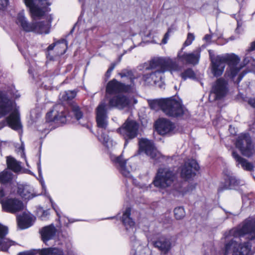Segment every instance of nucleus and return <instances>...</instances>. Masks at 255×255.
<instances>
[{
    "label": "nucleus",
    "mask_w": 255,
    "mask_h": 255,
    "mask_svg": "<svg viewBox=\"0 0 255 255\" xmlns=\"http://www.w3.org/2000/svg\"><path fill=\"white\" fill-rule=\"evenodd\" d=\"M209 53L212 64V72L215 77H219L222 75L226 64L228 65V68L227 69L226 74L237 84L240 83L247 73V71L244 70L236 78L240 70L250 62V57L248 56V53L246 54L244 58V65L238 66L240 59L235 54L226 53L215 56L211 50H209Z\"/></svg>",
    "instance_id": "1"
},
{
    "label": "nucleus",
    "mask_w": 255,
    "mask_h": 255,
    "mask_svg": "<svg viewBox=\"0 0 255 255\" xmlns=\"http://www.w3.org/2000/svg\"><path fill=\"white\" fill-rule=\"evenodd\" d=\"M138 68L143 72L142 79L144 82L149 83L153 82L154 84L161 79V73L166 71H178L179 69L175 61L163 57H154L148 62L139 65Z\"/></svg>",
    "instance_id": "2"
},
{
    "label": "nucleus",
    "mask_w": 255,
    "mask_h": 255,
    "mask_svg": "<svg viewBox=\"0 0 255 255\" xmlns=\"http://www.w3.org/2000/svg\"><path fill=\"white\" fill-rule=\"evenodd\" d=\"M234 236L246 237L248 241L238 244L237 241L231 240L225 245V255H251V244L255 243V222L246 221L241 227L235 231Z\"/></svg>",
    "instance_id": "3"
},
{
    "label": "nucleus",
    "mask_w": 255,
    "mask_h": 255,
    "mask_svg": "<svg viewBox=\"0 0 255 255\" xmlns=\"http://www.w3.org/2000/svg\"><path fill=\"white\" fill-rule=\"evenodd\" d=\"M11 93L0 90V118L8 114L10 115L3 121L0 122V130L7 125L11 128L18 130L21 128L19 115L16 109L15 102L9 95Z\"/></svg>",
    "instance_id": "4"
},
{
    "label": "nucleus",
    "mask_w": 255,
    "mask_h": 255,
    "mask_svg": "<svg viewBox=\"0 0 255 255\" xmlns=\"http://www.w3.org/2000/svg\"><path fill=\"white\" fill-rule=\"evenodd\" d=\"M150 108L153 110L161 108L167 116L173 117H181L185 114L184 107L172 98L148 101Z\"/></svg>",
    "instance_id": "5"
},
{
    "label": "nucleus",
    "mask_w": 255,
    "mask_h": 255,
    "mask_svg": "<svg viewBox=\"0 0 255 255\" xmlns=\"http://www.w3.org/2000/svg\"><path fill=\"white\" fill-rule=\"evenodd\" d=\"M51 20L52 18H50L48 20L30 23L24 16L23 12L21 11L17 14L16 23L25 31H32L38 34H48L51 27Z\"/></svg>",
    "instance_id": "6"
},
{
    "label": "nucleus",
    "mask_w": 255,
    "mask_h": 255,
    "mask_svg": "<svg viewBox=\"0 0 255 255\" xmlns=\"http://www.w3.org/2000/svg\"><path fill=\"white\" fill-rule=\"evenodd\" d=\"M175 179V174L170 169L160 168L157 171L153 183L156 187L164 189L171 186Z\"/></svg>",
    "instance_id": "7"
},
{
    "label": "nucleus",
    "mask_w": 255,
    "mask_h": 255,
    "mask_svg": "<svg viewBox=\"0 0 255 255\" xmlns=\"http://www.w3.org/2000/svg\"><path fill=\"white\" fill-rule=\"evenodd\" d=\"M26 6L29 8L33 18L40 17L50 10L48 6L51 4L49 0H24Z\"/></svg>",
    "instance_id": "8"
},
{
    "label": "nucleus",
    "mask_w": 255,
    "mask_h": 255,
    "mask_svg": "<svg viewBox=\"0 0 255 255\" xmlns=\"http://www.w3.org/2000/svg\"><path fill=\"white\" fill-rule=\"evenodd\" d=\"M236 146L242 154L246 157H250L255 153L254 145L248 133H242L238 137Z\"/></svg>",
    "instance_id": "9"
},
{
    "label": "nucleus",
    "mask_w": 255,
    "mask_h": 255,
    "mask_svg": "<svg viewBox=\"0 0 255 255\" xmlns=\"http://www.w3.org/2000/svg\"><path fill=\"white\" fill-rule=\"evenodd\" d=\"M138 124L135 121L127 119L122 127L118 130L125 139V145L128 143V140L135 138L138 133Z\"/></svg>",
    "instance_id": "10"
},
{
    "label": "nucleus",
    "mask_w": 255,
    "mask_h": 255,
    "mask_svg": "<svg viewBox=\"0 0 255 255\" xmlns=\"http://www.w3.org/2000/svg\"><path fill=\"white\" fill-rule=\"evenodd\" d=\"M228 91V81L220 78L213 84L210 96L213 95L215 100H220L226 96Z\"/></svg>",
    "instance_id": "11"
},
{
    "label": "nucleus",
    "mask_w": 255,
    "mask_h": 255,
    "mask_svg": "<svg viewBox=\"0 0 255 255\" xmlns=\"http://www.w3.org/2000/svg\"><path fill=\"white\" fill-rule=\"evenodd\" d=\"M132 85H126L125 84L113 79L109 81L106 86V92L109 94L132 92Z\"/></svg>",
    "instance_id": "12"
},
{
    "label": "nucleus",
    "mask_w": 255,
    "mask_h": 255,
    "mask_svg": "<svg viewBox=\"0 0 255 255\" xmlns=\"http://www.w3.org/2000/svg\"><path fill=\"white\" fill-rule=\"evenodd\" d=\"M64 107L58 105L54 107L53 110L47 113L46 119L48 122H53L57 124H64L66 122V115L63 112Z\"/></svg>",
    "instance_id": "13"
},
{
    "label": "nucleus",
    "mask_w": 255,
    "mask_h": 255,
    "mask_svg": "<svg viewBox=\"0 0 255 255\" xmlns=\"http://www.w3.org/2000/svg\"><path fill=\"white\" fill-rule=\"evenodd\" d=\"M1 204L3 210L12 214L21 211L24 209L23 202L16 198L1 200Z\"/></svg>",
    "instance_id": "14"
},
{
    "label": "nucleus",
    "mask_w": 255,
    "mask_h": 255,
    "mask_svg": "<svg viewBox=\"0 0 255 255\" xmlns=\"http://www.w3.org/2000/svg\"><path fill=\"white\" fill-rule=\"evenodd\" d=\"M108 105L101 102L96 109V121L99 128L105 129L108 125Z\"/></svg>",
    "instance_id": "15"
},
{
    "label": "nucleus",
    "mask_w": 255,
    "mask_h": 255,
    "mask_svg": "<svg viewBox=\"0 0 255 255\" xmlns=\"http://www.w3.org/2000/svg\"><path fill=\"white\" fill-rule=\"evenodd\" d=\"M200 167L197 161L193 159H188L182 166L181 175L183 178L188 179L194 177Z\"/></svg>",
    "instance_id": "16"
},
{
    "label": "nucleus",
    "mask_w": 255,
    "mask_h": 255,
    "mask_svg": "<svg viewBox=\"0 0 255 255\" xmlns=\"http://www.w3.org/2000/svg\"><path fill=\"white\" fill-rule=\"evenodd\" d=\"M201 48H197L191 53L181 54V49L178 53L177 57L182 62L192 65H196L199 63L200 58Z\"/></svg>",
    "instance_id": "17"
},
{
    "label": "nucleus",
    "mask_w": 255,
    "mask_h": 255,
    "mask_svg": "<svg viewBox=\"0 0 255 255\" xmlns=\"http://www.w3.org/2000/svg\"><path fill=\"white\" fill-rule=\"evenodd\" d=\"M115 166L118 169L120 173L126 177H130V172L133 169L131 165H127V160L122 155L112 158Z\"/></svg>",
    "instance_id": "18"
},
{
    "label": "nucleus",
    "mask_w": 255,
    "mask_h": 255,
    "mask_svg": "<svg viewBox=\"0 0 255 255\" xmlns=\"http://www.w3.org/2000/svg\"><path fill=\"white\" fill-rule=\"evenodd\" d=\"M130 104L129 98L126 95L119 94L112 97L109 100V108H116L123 110L127 108Z\"/></svg>",
    "instance_id": "19"
},
{
    "label": "nucleus",
    "mask_w": 255,
    "mask_h": 255,
    "mask_svg": "<svg viewBox=\"0 0 255 255\" xmlns=\"http://www.w3.org/2000/svg\"><path fill=\"white\" fill-rule=\"evenodd\" d=\"M139 150L143 151L151 158H155L158 156V153L155 148L153 142L145 138H142L139 141Z\"/></svg>",
    "instance_id": "20"
},
{
    "label": "nucleus",
    "mask_w": 255,
    "mask_h": 255,
    "mask_svg": "<svg viewBox=\"0 0 255 255\" xmlns=\"http://www.w3.org/2000/svg\"><path fill=\"white\" fill-rule=\"evenodd\" d=\"M244 185V182L237 179V177L233 174L227 176L225 179L224 184L223 186L219 188L218 191H223L224 190L237 189L240 186Z\"/></svg>",
    "instance_id": "21"
},
{
    "label": "nucleus",
    "mask_w": 255,
    "mask_h": 255,
    "mask_svg": "<svg viewBox=\"0 0 255 255\" xmlns=\"http://www.w3.org/2000/svg\"><path fill=\"white\" fill-rule=\"evenodd\" d=\"M152 244L163 254H167L171 248L170 240L165 236L159 237L156 240L152 241Z\"/></svg>",
    "instance_id": "22"
},
{
    "label": "nucleus",
    "mask_w": 255,
    "mask_h": 255,
    "mask_svg": "<svg viewBox=\"0 0 255 255\" xmlns=\"http://www.w3.org/2000/svg\"><path fill=\"white\" fill-rule=\"evenodd\" d=\"M174 128V125L168 120L162 119L156 122V129L160 134L169 133Z\"/></svg>",
    "instance_id": "23"
},
{
    "label": "nucleus",
    "mask_w": 255,
    "mask_h": 255,
    "mask_svg": "<svg viewBox=\"0 0 255 255\" xmlns=\"http://www.w3.org/2000/svg\"><path fill=\"white\" fill-rule=\"evenodd\" d=\"M56 229L52 224L43 227L39 232L43 243L47 244L48 241L53 239L56 235Z\"/></svg>",
    "instance_id": "24"
},
{
    "label": "nucleus",
    "mask_w": 255,
    "mask_h": 255,
    "mask_svg": "<svg viewBox=\"0 0 255 255\" xmlns=\"http://www.w3.org/2000/svg\"><path fill=\"white\" fill-rule=\"evenodd\" d=\"M130 208H127L123 213L122 220L127 231L134 234L135 231V223L132 219L130 217Z\"/></svg>",
    "instance_id": "25"
},
{
    "label": "nucleus",
    "mask_w": 255,
    "mask_h": 255,
    "mask_svg": "<svg viewBox=\"0 0 255 255\" xmlns=\"http://www.w3.org/2000/svg\"><path fill=\"white\" fill-rule=\"evenodd\" d=\"M232 155L236 161L237 166H239L240 165L244 169L247 171H252L253 170V164L245 158L242 157L236 151L233 150Z\"/></svg>",
    "instance_id": "26"
},
{
    "label": "nucleus",
    "mask_w": 255,
    "mask_h": 255,
    "mask_svg": "<svg viewBox=\"0 0 255 255\" xmlns=\"http://www.w3.org/2000/svg\"><path fill=\"white\" fill-rule=\"evenodd\" d=\"M17 193L26 200L31 199L37 196L34 193L32 188L27 185H19L17 187Z\"/></svg>",
    "instance_id": "27"
},
{
    "label": "nucleus",
    "mask_w": 255,
    "mask_h": 255,
    "mask_svg": "<svg viewBox=\"0 0 255 255\" xmlns=\"http://www.w3.org/2000/svg\"><path fill=\"white\" fill-rule=\"evenodd\" d=\"M119 75L121 78L127 77L129 79L130 83L127 85H132V92L134 89L135 84L134 80L138 78L134 74V72L133 70H128L127 69H123L121 72L119 73Z\"/></svg>",
    "instance_id": "28"
},
{
    "label": "nucleus",
    "mask_w": 255,
    "mask_h": 255,
    "mask_svg": "<svg viewBox=\"0 0 255 255\" xmlns=\"http://www.w3.org/2000/svg\"><path fill=\"white\" fill-rule=\"evenodd\" d=\"M6 164L7 167L14 172H19L21 169V162L11 156L7 157Z\"/></svg>",
    "instance_id": "29"
},
{
    "label": "nucleus",
    "mask_w": 255,
    "mask_h": 255,
    "mask_svg": "<svg viewBox=\"0 0 255 255\" xmlns=\"http://www.w3.org/2000/svg\"><path fill=\"white\" fill-rule=\"evenodd\" d=\"M39 255H64L63 251L58 248H44L37 251Z\"/></svg>",
    "instance_id": "30"
},
{
    "label": "nucleus",
    "mask_w": 255,
    "mask_h": 255,
    "mask_svg": "<svg viewBox=\"0 0 255 255\" xmlns=\"http://www.w3.org/2000/svg\"><path fill=\"white\" fill-rule=\"evenodd\" d=\"M8 233V228L6 226L2 225L0 224V242H2V244H5L4 243H7L8 244H12L15 245V243L11 240H9L8 239L5 238V236Z\"/></svg>",
    "instance_id": "31"
},
{
    "label": "nucleus",
    "mask_w": 255,
    "mask_h": 255,
    "mask_svg": "<svg viewBox=\"0 0 255 255\" xmlns=\"http://www.w3.org/2000/svg\"><path fill=\"white\" fill-rule=\"evenodd\" d=\"M71 114L77 120L79 121L83 116L81 108L76 104H72L70 107Z\"/></svg>",
    "instance_id": "32"
},
{
    "label": "nucleus",
    "mask_w": 255,
    "mask_h": 255,
    "mask_svg": "<svg viewBox=\"0 0 255 255\" xmlns=\"http://www.w3.org/2000/svg\"><path fill=\"white\" fill-rule=\"evenodd\" d=\"M12 179V174L10 171L4 170L0 173V182L6 183Z\"/></svg>",
    "instance_id": "33"
},
{
    "label": "nucleus",
    "mask_w": 255,
    "mask_h": 255,
    "mask_svg": "<svg viewBox=\"0 0 255 255\" xmlns=\"http://www.w3.org/2000/svg\"><path fill=\"white\" fill-rule=\"evenodd\" d=\"M99 140L108 148H110L113 145V140L108 135L102 132L101 135L99 136Z\"/></svg>",
    "instance_id": "34"
},
{
    "label": "nucleus",
    "mask_w": 255,
    "mask_h": 255,
    "mask_svg": "<svg viewBox=\"0 0 255 255\" xmlns=\"http://www.w3.org/2000/svg\"><path fill=\"white\" fill-rule=\"evenodd\" d=\"M58 44H61L63 48H64L63 50L60 52V54H63L65 53L66 50L67 48V41L64 39H62L59 41H57V42L53 43L51 44H50L48 47H47V50L50 51L53 49L54 47L57 45Z\"/></svg>",
    "instance_id": "35"
},
{
    "label": "nucleus",
    "mask_w": 255,
    "mask_h": 255,
    "mask_svg": "<svg viewBox=\"0 0 255 255\" xmlns=\"http://www.w3.org/2000/svg\"><path fill=\"white\" fill-rule=\"evenodd\" d=\"M76 95V92L75 91H65L61 94V98L63 101H69L73 99Z\"/></svg>",
    "instance_id": "36"
},
{
    "label": "nucleus",
    "mask_w": 255,
    "mask_h": 255,
    "mask_svg": "<svg viewBox=\"0 0 255 255\" xmlns=\"http://www.w3.org/2000/svg\"><path fill=\"white\" fill-rule=\"evenodd\" d=\"M181 76L184 80L188 78L194 79L195 78V74L192 69L188 68L181 73Z\"/></svg>",
    "instance_id": "37"
},
{
    "label": "nucleus",
    "mask_w": 255,
    "mask_h": 255,
    "mask_svg": "<svg viewBox=\"0 0 255 255\" xmlns=\"http://www.w3.org/2000/svg\"><path fill=\"white\" fill-rule=\"evenodd\" d=\"M174 215L176 219L180 220L185 215L184 209L182 207L175 208L174 210Z\"/></svg>",
    "instance_id": "38"
},
{
    "label": "nucleus",
    "mask_w": 255,
    "mask_h": 255,
    "mask_svg": "<svg viewBox=\"0 0 255 255\" xmlns=\"http://www.w3.org/2000/svg\"><path fill=\"white\" fill-rule=\"evenodd\" d=\"M195 39V36L193 33H189L187 35V37L186 41L184 42L183 47L181 49L183 50L184 48L186 46H189L191 44L192 42Z\"/></svg>",
    "instance_id": "39"
},
{
    "label": "nucleus",
    "mask_w": 255,
    "mask_h": 255,
    "mask_svg": "<svg viewBox=\"0 0 255 255\" xmlns=\"http://www.w3.org/2000/svg\"><path fill=\"white\" fill-rule=\"evenodd\" d=\"M116 63H112L111 65V66L109 68L108 70L107 71L106 74H105V81H107L109 78L110 77L111 73L113 70L115 69L116 67Z\"/></svg>",
    "instance_id": "40"
},
{
    "label": "nucleus",
    "mask_w": 255,
    "mask_h": 255,
    "mask_svg": "<svg viewBox=\"0 0 255 255\" xmlns=\"http://www.w3.org/2000/svg\"><path fill=\"white\" fill-rule=\"evenodd\" d=\"M255 50V41L252 43L251 46L248 50V52H247V53L249 54L248 55V56L250 57L249 59L250 60V62H252V63L255 62V60L252 57L250 56L251 54H250V53L252 51H254Z\"/></svg>",
    "instance_id": "41"
},
{
    "label": "nucleus",
    "mask_w": 255,
    "mask_h": 255,
    "mask_svg": "<svg viewBox=\"0 0 255 255\" xmlns=\"http://www.w3.org/2000/svg\"><path fill=\"white\" fill-rule=\"evenodd\" d=\"M24 222V219H18V226L21 229L27 228L30 226V225H25Z\"/></svg>",
    "instance_id": "42"
},
{
    "label": "nucleus",
    "mask_w": 255,
    "mask_h": 255,
    "mask_svg": "<svg viewBox=\"0 0 255 255\" xmlns=\"http://www.w3.org/2000/svg\"><path fill=\"white\" fill-rule=\"evenodd\" d=\"M9 3V0H0V10L4 9Z\"/></svg>",
    "instance_id": "43"
},
{
    "label": "nucleus",
    "mask_w": 255,
    "mask_h": 255,
    "mask_svg": "<svg viewBox=\"0 0 255 255\" xmlns=\"http://www.w3.org/2000/svg\"><path fill=\"white\" fill-rule=\"evenodd\" d=\"M196 188L195 184H190L188 185L186 192H190L195 189Z\"/></svg>",
    "instance_id": "44"
},
{
    "label": "nucleus",
    "mask_w": 255,
    "mask_h": 255,
    "mask_svg": "<svg viewBox=\"0 0 255 255\" xmlns=\"http://www.w3.org/2000/svg\"><path fill=\"white\" fill-rule=\"evenodd\" d=\"M169 31L167 32L164 36V38H163L162 40V42L163 44H166L167 42V40L169 38Z\"/></svg>",
    "instance_id": "45"
},
{
    "label": "nucleus",
    "mask_w": 255,
    "mask_h": 255,
    "mask_svg": "<svg viewBox=\"0 0 255 255\" xmlns=\"http://www.w3.org/2000/svg\"><path fill=\"white\" fill-rule=\"evenodd\" d=\"M4 196V192L3 188L2 187H0V203H1V200H4L2 198Z\"/></svg>",
    "instance_id": "46"
},
{
    "label": "nucleus",
    "mask_w": 255,
    "mask_h": 255,
    "mask_svg": "<svg viewBox=\"0 0 255 255\" xmlns=\"http://www.w3.org/2000/svg\"><path fill=\"white\" fill-rule=\"evenodd\" d=\"M248 103L253 107L255 108V98L249 99Z\"/></svg>",
    "instance_id": "47"
},
{
    "label": "nucleus",
    "mask_w": 255,
    "mask_h": 255,
    "mask_svg": "<svg viewBox=\"0 0 255 255\" xmlns=\"http://www.w3.org/2000/svg\"><path fill=\"white\" fill-rule=\"evenodd\" d=\"M18 255H34V254L31 252H24L19 253Z\"/></svg>",
    "instance_id": "48"
},
{
    "label": "nucleus",
    "mask_w": 255,
    "mask_h": 255,
    "mask_svg": "<svg viewBox=\"0 0 255 255\" xmlns=\"http://www.w3.org/2000/svg\"><path fill=\"white\" fill-rule=\"evenodd\" d=\"M130 240L132 242L135 241L136 240L135 236L134 235H133L131 236H130Z\"/></svg>",
    "instance_id": "49"
},
{
    "label": "nucleus",
    "mask_w": 255,
    "mask_h": 255,
    "mask_svg": "<svg viewBox=\"0 0 255 255\" xmlns=\"http://www.w3.org/2000/svg\"><path fill=\"white\" fill-rule=\"evenodd\" d=\"M204 38L206 40H210L211 39V36L210 35L207 34V35H206L205 36Z\"/></svg>",
    "instance_id": "50"
},
{
    "label": "nucleus",
    "mask_w": 255,
    "mask_h": 255,
    "mask_svg": "<svg viewBox=\"0 0 255 255\" xmlns=\"http://www.w3.org/2000/svg\"><path fill=\"white\" fill-rule=\"evenodd\" d=\"M37 165H38V172H39V173H40L41 172V167H40V161L39 162V163H38Z\"/></svg>",
    "instance_id": "51"
},
{
    "label": "nucleus",
    "mask_w": 255,
    "mask_h": 255,
    "mask_svg": "<svg viewBox=\"0 0 255 255\" xmlns=\"http://www.w3.org/2000/svg\"><path fill=\"white\" fill-rule=\"evenodd\" d=\"M81 125H82L83 126H85L86 125V123L81 124Z\"/></svg>",
    "instance_id": "52"
},
{
    "label": "nucleus",
    "mask_w": 255,
    "mask_h": 255,
    "mask_svg": "<svg viewBox=\"0 0 255 255\" xmlns=\"http://www.w3.org/2000/svg\"><path fill=\"white\" fill-rule=\"evenodd\" d=\"M19 97V96H17V95H16V96H15V98H18V97Z\"/></svg>",
    "instance_id": "53"
},
{
    "label": "nucleus",
    "mask_w": 255,
    "mask_h": 255,
    "mask_svg": "<svg viewBox=\"0 0 255 255\" xmlns=\"http://www.w3.org/2000/svg\"><path fill=\"white\" fill-rule=\"evenodd\" d=\"M45 213H46V212H45V211L43 212V214L45 215Z\"/></svg>",
    "instance_id": "54"
},
{
    "label": "nucleus",
    "mask_w": 255,
    "mask_h": 255,
    "mask_svg": "<svg viewBox=\"0 0 255 255\" xmlns=\"http://www.w3.org/2000/svg\"><path fill=\"white\" fill-rule=\"evenodd\" d=\"M73 29H74V28L72 29V30L71 31V32L73 31Z\"/></svg>",
    "instance_id": "55"
},
{
    "label": "nucleus",
    "mask_w": 255,
    "mask_h": 255,
    "mask_svg": "<svg viewBox=\"0 0 255 255\" xmlns=\"http://www.w3.org/2000/svg\"><path fill=\"white\" fill-rule=\"evenodd\" d=\"M113 217L109 218L108 219H113Z\"/></svg>",
    "instance_id": "56"
},
{
    "label": "nucleus",
    "mask_w": 255,
    "mask_h": 255,
    "mask_svg": "<svg viewBox=\"0 0 255 255\" xmlns=\"http://www.w3.org/2000/svg\"><path fill=\"white\" fill-rule=\"evenodd\" d=\"M84 0H79L80 1H83Z\"/></svg>",
    "instance_id": "57"
}]
</instances>
